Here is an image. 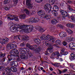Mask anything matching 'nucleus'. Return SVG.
<instances>
[{"mask_svg": "<svg viewBox=\"0 0 75 75\" xmlns=\"http://www.w3.org/2000/svg\"><path fill=\"white\" fill-rule=\"evenodd\" d=\"M60 37L63 38V37H67V33L65 32H62L59 34Z\"/></svg>", "mask_w": 75, "mask_h": 75, "instance_id": "2eb2a0df", "label": "nucleus"}, {"mask_svg": "<svg viewBox=\"0 0 75 75\" xmlns=\"http://www.w3.org/2000/svg\"><path fill=\"white\" fill-rule=\"evenodd\" d=\"M51 11L52 13V14H54V16H55V17H56V16H58V13L57 12V11H55V10H52Z\"/></svg>", "mask_w": 75, "mask_h": 75, "instance_id": "5701e85b", "label": "nucleus"}, {"mask_svg": "<svg viewBox=\"0 0 75 75\" xmlns=\"http://www.w3.org/2000/svg\"><path fill=\"white\" fill-rule=\"evenodd\" d=\"M10 1V0H5L4 1V4H7V3H8Z\"/></svg>", "mask_w": 75, "mask_h": 75, "instance_id": "58836bf2", "label": "nucleus"}, {"mask_svg": "<svg viewBox=\"0 0 75 75\" xmlns=\"http://www.w3.org/2000/svg\"><path fill=\"white\" fill-rule=\"evenodd\" d=\"M25 47H20V48L19 49L20 51H21V52L22 51H23V50H25Z\"/></svg>", "mask_w": 75, "mask_h": 75, "instance_id": "c03bdc74", "label": "nucleus"}, {"mask_svg": "<svg viewBox=\"0 0 75 75\" xmlns=\"http://www.w3.org/2000/svg\"><path fill=\"white\" fill-rule=\"evenodd\" d=\"M50 15H46L44 17V18H45L47 20H48V19H50Z\"/></svg>", "mask_w": 75, "mask_h": 75, "instance_id": "473e14b6", "label": "nucleus"}, {"mask_svg": "<svg viewBox=\"0 0 75 75\" xmlns=\"http://www.w3.org/2000/svg\"><path fill=\"white\" fill-rule=\"evenodd\" d=\"M60 11L62 15L63 16H64L65 17H67L68 16V13L66 11L61 9L60 10Z\"/></svg>", "mask_w": 75, "mask_h": 75, "instance_id": "f8f14e48", "label": "nucleus"}, {"mask_svg": "<svg viewBox=\"0 0 75 75\" xmlns=\"http://www.w3.org/2000/svg\"><path fill=\"white\" fill-rule=\"evenodd\" d=\"M13 65H14V63L13 61H11L10 63V65L11 66H13Z\"/></svg>", "mask_w": 75, "mask_h": 75, "instance_id": "5fc2aeb1", "label": "nucleus"}, {"mask_svg": "<svg viewBox=\"0 0 75 75\" xmlns=\"http://www.w3.org/2000/svg\"><path fill=\"white\" fill-rule=\"evenodd\" d=\"M70 55L71 56V57H75V55L74 53H71L70 54Z\"/></svg>", "mask_w": 75, "mask_h": 75, "instance_id": "680f3d73", "label": "nucleus"}, {"mask_svg": "<svg viewBox=\"0 0 75 75\" xmlns=\"http://www.w3.org/2000/svg\"><path fill=\"white\" fill-rule=\"evenodd\" d=\"M11 69L12 72H17V68L16 67H11Z\"/></svg>", "mask_w": 75, "mask_h": 75, "instance_id": "aec40b11", "label": "nucleus"}, {"mask_svg": "<svg viewBox=\"0 0 75 75\" xmlns=\"http://www.w3.org/2000/svg\"><path fill=\"white\" fill-rule=\"evenodd\" d=\"M40 20L39 18H34V22L35 23H38V22L40 21Z\"/></svg>", "mask_w": 75, "mask_h": 75, "instance_id": "c85d7f7f", "label": "nucleus"}, {"mask_svg": "<svg viewBox=\"0 0 75 75\" xmlns=\"http://www.w3.org/2000/svg\"><path fill=\"white\" fill-rule=\"evenodd\" d=\"M69 48H73L74 47V42H71L69 45Z\"/></svg>", "mask_w": 75, "mask_h": 75, "instance_id": "72a5a7b5", "label": "nucleus"}, {"mask_svg": "<svg viewBox=\"0 0 75 75\" xmlns=\"http://www.w3.org/2000/svg\"><path fill=\"white\" fill-rule=\"evenodd\" d=\"M65 30L66 32H67V33H69V34H71L73 33V31H72V30L70 29H69L68 28H66Z\"/></svg>", "mask_w": 75, "mask_h": 75, "instance_id": "412c9836", "label": "nucleus"}, {"mask_svg": "<svg viewBox=\"0 0 75 75\" xmlns=\"http://www.w3.org/2000/svg\"><path fill=\"white\" fill-rule=\"evenodd\" d=\"M5 71L7 73H8V74H10L11 72V69L9 67H7L6 68Z\"/></svg>", "mask_w": 75, "mask_h": 75, "instance_id": "dca6fc26", "label": "nucleus"}, {"mask_svg": "<svg viewBox=\"0 0 75 75\" xmlns=\"http://www.w3.org/2000/svg\"><path fill=\"white\" fill-rule=\"evenodd\" d=\"M49 3L50 4H54L55 3V0H49Z\"/></svg>", "mask_w": 75, "mask_h": 75, "instance_id": "2f4dec72", "label": "nucleus"}, {"mask_svg": "<svg viewBox=\"0 0 75 75\" xmlns=\"http://www.w3.org/2000/svg\"><path fill=\"white\" fill-rule=\"evenodd\" d=\"M34 41L38 44H40L41 43V40L38 39H35Z\"/></svg>", "mask_w": 75, "mask_h": 75, "instance_id": "4be33fe9", "label": "nucleus"}, {"mask_svg": "<svg viewBox=\"0 0 75 75\" xmlns=\"http://www.w3.org/2000/svg\"><path fill=\"white\" fill-rule=\"evenodd\" d=\"M38 14L39 16H45V12L42 10L38 11Z\"/></svg>", "mask_w": 75, "mask_h": 75, "instance_id": "f3484780", "label": "nucleus"}, {"mask_svg": "<svg viewBox=\"0 0 75 75\" xmlns=\"http://www.w3.org/2000/svg\"><path fill=\"white\" fill-rule=\"evenodd\" d=\"M70 18L72 20L74 21L75 22V18L74 17V16H71Z\"/></svg>", "mask_w": 75, "mask_h": 75, "instance_id": "8fccbe9b", "label": "nucleus"}, {"mask_svg": "<svg viewBox=\"0 0 75 75\" xmlns=\"http://www.w3.org/2000/svg\"><path fill=\"white\" fill-rule=\"evenodd\" d=\"M13 62V65H14V66L15 67H17V65H18V63H17V62L16 61H14Z\"/></svg>", "mask_w": 75, "mask_h": 75, "instance_id": "a19ab883", "label": "nucleus"}, {"mask_svg": "<svg viewBox=\"0 0 75 75\" xmlns=\"http://www.w3.org/2000/svg\"><path fill=\"white\" fill-rule=\"evenodd\" d=\"M30 46V44H29L28 43H27L26 44V47L27 48H29Z\"/></svg>", "mask_w": 75, "mask_h": 75, "instance_id": "4d7b16f0", "label": "nucleus"}, {"mask_svg": "<svg viewBox=\"0 0 75 75\" xmlns=\"http://www.w3.org/2000/svg\"><path fill=\"white\" fill-rule=\"evenodd\" d=\"M20 54V58L21 59H23L25 58H28V55L26 53H23L22 52Z\"/></svg>", "mask_w": 75, "mask_h": 75, "instance_id": "9b49d317", "label": "nucleus"}, {"mask_svg": "<svg viewBox=\"0 0 75 75\" xmlns=\"http://www.w3.org/2000/svg\"><path fill=\"white\" fill-rule=\"evenodd\" d=\"M67 2L68 3H69V4H71V3H73V1H68Z\"/></svg>", "mask_w": 75, "mask_h": 75, "instance_id": "13d9d810", "label": "nucleus"}, {"mask_svg": "<svg viewBox=\"0 0 75 75\" xmlns=\"http://www.w3.org/2000/svg\"><path fill=\"white\" fill-rule=\"evenodd\" d=\"M69 59H70L71 60V61L75 60V58L74 57H70Z\"/></svg>", "mask_w": 75, "mask_h": 75, "instance_id": "864d4df0", "label": "nucleus"}, {"mask_svg": "<svg viewBox=\"0 0 75 75\" xmlns=\"http://www.w3.org/2000/svg\"><path fill=\"white\" fill-rule=\"evenodd\" d=\"M51 22L53 24H55L57 23V21L56 19H54L51 20Z\"/></svg>", "mask_w": 75, "mask_h": 75, "instance_id": "393cba45", "label": "nucleus"}, {"mask_svg": "<svg viewBox=\"0 0 75 75\" xmlns=\"http://www.w3.org/2000/svg\"><path fill=\"white\" fill-rule=\"evenodd\" d=\"M6 59V57H4L2 60V62H5Z\"/></svg>", "mask_w": 75, "mask_h": 75, "instance_id": "bf43d9fd", "label": "nucleus"}, {"mask_svg": "<svg viewBox=\"0 0 75 75\" xmlns=\"http://www.w3.org/2000/svg\"><path fill=\"white\" fill-rule=\"evenodd\" d=\"M17 57V62H19L20 61V57L18 55V56H16Z\"/></svg>", "mask_w": 75, "mask_h": 75, "instance_id": "09e8293b", "label": "nucleus"}, {"mask_svg": "<svg viewBox=\"0 0 75 75\" xmlns=\"http://www.w3.org/2000/svg\"><path fill=\"white\" fill-rule=\"evenodd\" d=\"M35 51H36L37 52H40L41 50V47H39L38 48L35 49Z\"/></svg>", "mask_w": 75, "mask_h": 75, "instance_id": "f704fd0d", "label": "nucleus"}, {"mask_svg": "<svg viewBox=\"0 0 75 75\" xmlns=\"http://www.w3.org/2000/svg\"><path fill=\"white\" fill-rule=\"evenodd\" d=\"M36 29H37L39 30L40 33H43L44 31H45V30L44 29V28H42L41 27L39 26H36Z\"/></svg>", "mask_w": 75, "mask_h": 75, "instance_id": "4468645a", "label": "nucleus"}, {"mask_svg": "<svg viewBox=\"0 0 75 75\" xmlns=\"http://www.w3.org/2000/svg\"><path fill=\"white\" fill-rule=\"evenodd\" d=\"M55 43L57 45H61L62 44L61 41L59 40H58L55 41Z\"/></svg>", "mask_w": 75, "mask_h": 75, "instance_id": "6ab92c4d", "label": "nucleus"}, {"mask_svg": "<svg viewBox=\"0 0 75 75\" xmlns=\"http://www.w3.org/2000/svg\"><path fill=\"white\" fill-rule=\"evenodd\" d=\"M25 45V44H24V42L22 43H21V45L22 47V46H24Z\"/></svg>", "mask_w": 75, "mask_h": 75, "instance_id": "774afa93", "label": "nucleus"}, {"mask_svg": "<svg viewBox=\"0 0 75 75\" xmlns=\"http://www.w3.org/2000/svg\"><path fill=\"white\" fill-rule=\"evenodd\" d=\"M29 48L31 50H35V49L34 48V47L32 46H30H30L29 47Z\"/></svg>", "mask_w": 75, "mask_h": 75, "instance_id": "37998d69", "label": "nucleus"}, {"mask_svg": "<svg viewBox=\"0 0 75 75\" xmlns=\"http://www.w3.org/2000/svg\"><path fill=\"white\" fill-rule=\"evenodd\" d=\"M57 27H59L61 28H62L63 29L64 28V27L62 25H60V24H58L57 25Z\"/></svg>", "mask_w": 75, "mask_h": 75, "instance_id": "de8ad7c7", "label": "nucleus"}, {"mask_svg": "<svg viewBox=\"0 0 75 75\" xmlns=\"http://www.w3.org/2000/svg\"><path fill=\"white\" fill-rule=\"evenodd\" d=\"M4 69L3 67L2 66H0V71H4Z\"/></svg>", "mask_w": 75, "mask_h": 75, "instance_id": "79ce46f5", "label": "nucleus"}, {"mask_svg": "<svg viewBox=\"0 0 75 75\" xmlns=\"http://www.w3.org/2000/svg\"><path fill=\"white\" fill-rule=\"evenodd\" d=\"M60 53L62 54H62H64V49H62V50H61Z\"/></svg>", "mask_w": 75, "mask_h": 75, "instance_id": "6e6d98bb", "label": "nucleus"}, {"mask_svg": "<svg viewBox=\"0 0 75 75\" xmlns=\"http://www.w3.org/2000/svg\"><path fill=\"white\" fill-rule=\"evenodd\" d=\"M31 0H27L26 2V5L27 6L28 8L29 9H32L33 7V4H31Z\"/></svg>", "mask_w": 75, "mask_h": 75, "instance_id": "0eeeda50", "label": "nucleus"}, {"mask_svg": "<svg viewBox=\"0 0 75 75\" xmlns=\"http://www.w3.org/2000/svg\"><path fill=\"white\" fill-rule=\"evenodd\" d=\"M25 50L23 51V52H27V53L30 52V50L28 49L25 48Z\"/></svg>", "mask_w": 75, "mask_h": 75, "instance_id": "c9c22d12", "label": "nucleus"}, {"mask_svg": "<svg viewBox=\"0 0 75 75\" xmlns=\"http://www.w3.org/2000/svg\"><path fill=\"white\" fill-rule=\"evenodd\" d=\"M18 0H13V1L15 4H17V3H18Z\"/></svg>", "mask_w": 75, "mask_h": 75, "instance_id": "603ef678", "label": "nucleus"}, {"mask_svg": "<svg viewBox=\"0 0 75 75\" xmlns=\"http://www.w3.org/2000/svg\"><path fill=\"white\" fill-rule=\"evenodd\" d=\"M7 16L8 17V19L9 20H12L14 19L15 21H18V18L17 17H13V16L10 14L7 15Z\"/></svg>", "mask_w": 75, "mask_h": 75, "instance_id": "9d476101", "label": "nucleus"}, {"mask_svg": "<svg viewBox=\"0 0 75 75\" xmlns=\"http://www.w3.org/2000/svg\"><path fill=\"white\" fill-rule=\"evenodd\" d=\"M6 47L7 48L10 50L12 48H17V45L13 44H8L7 45Z\"/></svg>", "mask_w": 75, "mask_h": 75, "instance_id": "1a4fd4ad", "label": "nucleus"}, {"mask_svg": "<svg viewBox=\"0 0 75 75\" xmlns=\"http://www.w3.org/2000/svg\"><path fill=\"white\" fill-rule=\"evenodd\" d=\"M54 8L56 9V10H58V7L57 6V5H54L53 7Z\"/></svg>", "mask_w": 75, "mask_h": 75, "instance_id": "a18cd8bd", "label": "nucleus"}, {"mask_svg": "<svg viewBox=\"0 0 75 75\" xmlns=\"http://www.w3.org/2000/svg\"><path fill=\"white\" fill-rule=\"evenodd\" d=\"M67 25L68 27H71V28H74V25L72 24H67Z\"/></svg>", "mask_w": 75, "mask_h": 75, "instance_id": "a878e982", "label": "nucleus"}, {"mask_svg": "<svg viewBox=\"0 0 75 75\" xmlns=\"http://www.w3.org/2000/svg\"><path fill=\"white\" fill-rule=\"evenodd\" d=\"M62 44L64 46H66V45H67V42L64 41L62 42Z\"/></svg>", "mask_w": 75, "mask_h": 75, "instance_id": "49530a36", "label": "nucleus"}, {"mask_svg": "<svg viewBox=\"0 0 75 75\" xmlns=\"http://www.w3.org/2000/svg\"><path fill=\"white\" fill-rule=\"evenodd\" d=\"M59 63H54L52 64V65L54 66V67H59Z\"/></svg>", "mask_w": 75, "mask_h": 75, "instance_id": "bb28decb", "label": "nucleus"}, {"mask_svg": "<svg viewBox=\"0 0 75 75\" xmlns=\"http://www.w3.org/2000/svg\"><path fill=\"white\" fill-rule=\"evenodd\" d=\"M10 23L11 26H13V25H14V23H13V22H10Z\"/></svg>", "mask_w": 75, "mask_h": 75, "instance_id": "338daca9", "label": "nucleus"}, {"mask_svg": "<svg viewBox=\"0 0 75 75\" xmlns=\"http://www.w3.org/2000/svg\"><path fill=\"white\" fill-rule=\"evenodd\" d=\"M51 8H52V6L49 4H46L44 6V9L47 12V13H50V11L51 10Z\"/></svg>", "mask_w": 75, "mask_h": 75, "instance_id": "7ed1b4c3", "label": "nucleus"}, {"mask_svg": "<svg viewBox=\"0 0 75 75\" xmlns=\"http://www.w3.org/2000/svg\"><path fill=\"white\" fill-rule=\"evenodd\" d=\"M68 71V69H65L63 70H62V73H65V72H67Z\"/></svg>", "mask_w": 75, "mask_h": 75, "instance_id": "052dcab7", "label": "nucleus"}, {"mask_svg": "<svg viewBox=\"0 0 75 75\" xmlns=\"http://www.w3.org/2000/svg\"><path fill=\"white\" fill-rule=\"evenodd\" d=\"M17 26V27L16 26ZM23 30L25 33H30L32 31V30H33V26L30 25H15V28L12 26L10 28V30L12 32H16L17 31H19L18 28L20 29Z\"/></svg>", "mask_w": 75, "mask_h": 75, "instance_id": "f257e3e1", "label": "nucleus"}, {"mask_svg": "<svg viewBox=\"0 0 75 75\" xmlns=\"http://www.w3.org/2000/svg\"><path fill=\"white\" fill-rule=\"evenodd\" d=\"M68 54V52H64V53H63V54H64V55H67Z\"/></svg>", "mask_w": 75, "mask_h": 75, "instance_id": "e2e57ef3", "label": "nucleus"}, {"mask_svg": "<svg viewBox=\"0 0 75 75\" xmlns=\"http://www.w3.org/2000/svg\"><path fill=\"white\" fill-rule=\"evenodd\" d=\"M54 53H55V55H56V57H59L60 56V55H59V54L58 52H56Z\"/></svg>", "mask_w": 75, "mask_h": 75, "instance_id": "ea45409f", "label": "nucleus"}, {"mask_svg": "<svg viewBox=\"0 0 75 75\" xmlns=\"http://www.w3.org/2000/svg\"><path fill=\"white\" fill-rule=\"evenodd\" d=\"M28 22L30 23H33V22H34V18L32 17L29 19L28 20Z\"/></svg>", "mask_w": 75, "mask_h": 75, "instance_id": "a211bd4d", "label": "nucleus"}, {"mask_svg": "<svg viewBox=\"0 0 75 75\" xmlns=\"http://www.w3.org/2000/svg\"><path fill=\"white\" fill-rule=\"evenodd\" d=\"M16 57L13 54H8L7 56V58L8 59V61H14L16 59Z\"/></svg>", "mask_w": 75, "mask_h": 75, "instance_id": "423d86ee", "label": "nucleus"}, {"mask_svg": "<svg viewBox=\"0 0 75 75\" xmlns=\"http://www.w3.org/2000/svg\"><path fill=\"white\" fill-rule=\"evenodd\" d=\"M25 17H26L25 14H23L20 15V17L21 18H22V19H24L25 18Z\"/></svg>", "mask_w": 75, "mask_h": 75, "instance_id": "cd10ccee", "label": "nucleus"}, {"mask_svg": "<svg viewBox=\"0 0 75 75\" xmlns=\"http://www.w3.org/2000/svg\"><path fill=\"white\" fill-rule=\"evenodd\" d=\"M40 40L42 41H45L46 40H47L49 41H50L51 43L54 44V37L53 36H50L49 35H47V36L45 35H43L41 36L40 38Z\"/></svg>", "mask_w": 75, "mask_h": 75, "instance_id": "f03ea898", "label": "nucleus"}, {"mask_svg": "<svg viewBox=\"0 0 75 75\" xmlns=\"http://www.w3.org/2000/svg\"><path fill=\"white\" fill-rule=\"evenodd\" d=\"M10 54L14 55V56H18L19 54V52L17 50L14 49L10 51Z\"/></svg>", "mask_w": 75, "mask_h": 75, "instance_id": "20e7f679", "label": "nucleus"}, {"mask_svg": "<svg viewBox=\"0 0 75 75\" xmlns=\"http://www.w3.org/2000/svg\"><path fill=\"white\" fill-rule=\"evenodd\" d=\"M55 56H56V55L55 52L53 53L52 55V56L50 57V58H55Z\"/></svg>", "mask_w": 75, "mask_h": 75, "instance_id": "e433bc0d", "label": "nucleus"}, {"mask_svg": "<svg viewBox=\"0 0 75 75\" xmlns=\"http://www.w3.org/2000/svg\"><path fill=\"white\" fill-rule=\"evenodd\" d=\"M23 41H25V40H29V37L27 36H25V37L22 38Z\"/></svg>", "mask_w": 75, "mask_h": 75, "instance_id": "b1692460", "label": "nucleus"}, {"mask_svg": "<svg viewBox=\"0 0 75 75\" xmlns=\"http://www.w3.org/2000/svg\"><path fill=\"white\" fill-rule=\"evenodd\" d=\"M70 66L71 68H73V67H74V65H73L72 64H70Z\"/></svg>", "mask_w": 75, "mask_h": 75, "instance_id": "0e129e2a", "label": "nucleus"}, {"mask_svg": "<svg viewBox=\"0 0 75 75\" xmlns=\"http://www.w3.org/2000/svg\"><path fill=\"white\" fill-rule=\"evenodd\" d=\"M66 41L67 42H71L75 41V38L72 37H68L66 39Z\"/></svg>", "mask_w": 75, "mask_h": 75, "instance_id": "ddd939ff", "label": "nucleus"}, {"mask_svg": "<svg viewBox=\"0 0 75 75\" xmlns=\"http://www.w3.org/2000/svg\"><path fill=\"white\" fill-rule=\"evenodd\" d=\"M58 71H59V73L60 74H61L62 73V71H61L59 69H58Z\"/></svg>", "mask_w": 75, "mask_h": 75, "instance_id": "69168bd1", "label": "nucleus"}, {"mask_svg": "<svg viewBox=\"0 0 75 75\" xmlns=\"http://www.w3.org/2000/svg\"><path fill=\"white\" fill-rule=\"evenodd\" d=\"M45 44L46 46H47V47H49V52L50 53H52L53 51H54V47L52 46H51L50 45V44L49 43V42L48 41H46L45 42Z\"/></svg>", "mask_w": 75, "mask_h": 75, "instance_id": "6e6552de", "label": "nucleus"}, {"mask_svg": "<svg viewBox=\"0 0 75 75\" xmlns=\"http://www.w3.org/2000/svg\"><path fill=\"white\" fill-rule=\"evenodd\" d=\"M6 55V54H3L2 52H0V58H3Z\"/></svg>", "mask_w": 75, "mask_h": 75, "instance_id": "c756f323", "label": "nucleus"}, {"mask_svg": "<svg viewBox=\"0 0 75 75\" xmlns=\"http://www.w3.org/2000/svg\"><path fill=\"white\" fill-rule=\"evenodd\" d=\"M4 9H5V10H10V7H6L5 8H4Z\"/></svg>", "mask_w": 75, "mask_h": 75, "instance_id": "3c124183", "label": "nucleus"}, {"mask_svg": "<svg viewBox=\"0 0 75 75\" xmlns=\"http://www.w3.org/2000/svg\"><path fill=\"white\" fill-rule=\"evenodd\" d=\"M70 7L71 6H70L69 5H68V8H69V10L70 11H75V10H74L73 8H71Z\"/></svg>", "mask_w": 75, "mask_h": 75, "instance_id": "4c0bfd02", "label": "nucleus"}, {"mask_svg": "<svg viewBox=\"0 0 75 75\" xmlns=\"http://www.w3.org/2000/svg\"><path fill=\"white\" fill-rule=\"evenodd\" d=\"M9 40V39L7 37H6L5 39L0 38V43L1 44H7Z\"/></svg>", "mask_w": 75, "mask_h": 75, "instance_id": "39448f33", "label": "nucleus"}, {"mask_svg": "<svg viewBox=\"0 0 75 75\" xmlns=\"http://www.w3.org/2000/svg\"><path fill=\"white\" fill-rule=\"evenodd\" d=\"M24 11L25 12L27 15H29L30 14V12L28 11V10L27 9H25L24 10Z\"/></svg>", "mask_w": 75, "mask_h": 75, "instance_id": "7c9ffc66", "label": "nucleus"}]
</instances>
